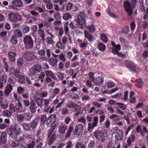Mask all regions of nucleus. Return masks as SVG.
Segmentation results:
<instances>
[{
  "label": "nucleus",
  "mask_w": 148,
  "mask_h": 148,
  "mask_svg": "<svg viewBox=\"0 0 148 148\" xmlns=\"http://www.w3.org/2000/svg\"><path fill=\"white\" fill-rule=\"evenodd\" d=\"M75 21L77 26L80 28H84L86 26V21L85 20V15L83 13H80L78 15L75 19Z\"/></svg>",
  "instance_id": "nucleus-1"
},
{
  "label": "nucleus",
  "mask_w": 148,
  "mask_h": 148,
  "mask_svg": "<svg viewBox=\"0 0 148 148\" xmlns=\"http://www.w3.org/2000/svg\"><path fill=\"white\" fill-rule=\"evenodd\" d=\"M23 42L26 49H31L33 47L34 41L29 36H26L23 38Z\"/></svg>",
  "instance_id": "nucleus-2"
},
{
  "label": "nucleus",
  "mask_w": 148,
  "mask_h": 148,
  "mask_svg": "<svg viewBox=\"0 0 148 148\" xmlns=\"http://www.w3.org/2000/svg\"><path fill=\"white\" fill-rule=\"evenodd\" d=\"M8 16L9 20L12 22H16L21 20V16L18 13H10Z\"/></svg>",
  "instance_id": "nucleus-3"
},
{
  "label": "nucleus",
  "mask_w": 148,
  "mask_h": 148,
  "mask_svg": "<svg viewBox=\"0 0 148 148\" xmlns=\"http://www.w3.org/2000/svg\"><path fill=\"white\" fill-rule=\"evenodd\" d=\"M123 5L125 11L129 16L131 15L133 13V8L131 6L130 3L128 0L124 2Z\"/></svg>",
  "instance_id": "nucleus-4"
},
{
  "label": "nucleus",
  "mask_w": 148,
  "mask_h": 148,
  "mask_svg": "<svg viewBox=\"0 0 148 148\" xmlns=\"http://www.w3.org/2000/svg\"><path fill=\"white\" fill-rule=\"evenodd\" d=\"M23 58L26 60L31 61L36 59V57L34 53L28 51L25 52L23 55Z\"/></svg>",
  "instance_id": "nucleus-5"
},
{
  "label": "nucleus",
  "mask_w": 148,
  "mask_h": 148,
  "mask_svg": "<svg viewBox=\"0 0 148 148\" xmlns=\"http://www.w3.org/2000/svg\"><path fill=\"white\" fill-rule=\"evenodd\" d=\"M94 136L98 140L103 142L105 140V137L103 133L97 130L94 132Z\"/></svg>",
  "instance_id": "nucleus-6"
},
{
  "label": "nucleus",
  "mask_w": 148,
  "mask_h": 148,
  "mask_svg": "<svg viewBox=\"0 0 148 148\" xmlns=\"http://www.w3.org/2000/svg\"><path fill=\"white\" fill-rule=\"evenodd\" d=\"M56 115L54 114H51L48 118L46 124L48 127H51L56 123Z\"/></svg>",
  "instance_id": "nucleus-7"
},
{
  "label": "nucleus",
  "mask_w": 148,
  "mask_h": 148,
  "mask_svg": "<svg viewBox=\"0 0 148 148\" xmlns=\"http://www.w3.org/2000/svg\"><path fill=\"white\" fill-rule=\"evenodd\" d=\"M84 130V127L81 124L77 125L75 127L74 134L79 135L82 134Z\"/></svg>",
  "instance_id": "nucleus-8"
},
{
  "label": "nucleus",
  "mask_w": 148,
  "mask_h": 148,
  "mask_svg": "<svg viewBox=\"0 0 148 148\" xmlns=\"http://www.w3.org/2000/svg\"><path fill=\"white\" fill-rule=\"evenodd\" d=\"M51 100L49 99H43L42 106L44 107V110L46 112H48L51 108V106H49Z\"/></svg>",
  "instance_id": "nucleus-9"
},
{
  "label": "nucleus",
  "mask_w": 148,
  "mask_h": 148,
  "mask_svg": "<svg viewBox=\"0 0 148 148\" xmlns=\"http://www.w3.org/2000/svg\"><path fill=\"white\" fill-rule=\"evenodd\" d=\"M9 72L13 74L17 78L20 76V70L18 68L15 69L14 67H11L10 68Z\"/></svg>",
  "instance_id": "nucleus-10"
},
{
  "label": "nucleus",
  "mask_w": 148,
  "mask_h": 148,
  "mask_svg": "<svg viewBox=\"0 0 148 148\" xmlns=\"http://www.w3.org/2000/svg\"><path fill=\"white\" fill-rule=\"evenodd\" d=\"M66 107L69 108H74L73 109L72 111H77L80 106L74 102L72 101H69L68 103L66 105Z\"/></svg>",
  "instance_id": "nucleus-11"
},
{
  "label": "nucleus",
  "mask_w": 148,
  "mask_h": 148,
  "mask_svg": "<svg viewBox=\"0 0 148 148\" xmlns=\"http://www.w3.org/2000/svg\"><path fill=\"white\" fill-rule=\"evenodd\" d=\"M31 69L33 73H37L41 71L42 67L40 64L37 63L34 64L32 67Z\"/></svg>",
  "instance_id": "nucleus-12"
},
{
  "label": "nucleus",
  "mask_w": 148,
  "mask_h": 148,
  "mask_svg": "<svg viewBox=\"0 0 148 148\" xmlns=\"http://www.w3.org/2000/svg\"><path fill=\"white\" fill-rule=\"evenodd\" d=\"M37 107L35 101L34 99L31 100L30 105L29 107V110L31 113H34L36 112Z\"/></svg>",
  "instance_id": "nucleus-13"
},
{
  "label": "nucleus",
  "mask_w": 148,
  "mask_h": 148,
  "mask_svg": "<svg viewBox=\"0 0 148 148\" xmlns=\"http://www.w3.org/2000/svg\"><path fill=\"white\" fill-rule=\"evenodd\" d=\"M12 5L10 6L11 9H16V7H20L23 3L21 0H13L12 1Z\"/></svg>",
  "instance_id": "nucleus-14"
},
{
  "label": "nucleus",
  "mask_w": 148,
  "mask_h": 148,
  "mask_svg": "<svg viewBox=\"0 0 148 148\" xmlns=\"http://www.w3.org/2000/svg\"><path fill=\"white\" fill-rule=\"evenodd\" d=\"M14 109L15 110V111L19 112H24L25 110V108L23 107L20 100L19 101L18 103L16 105Z\"/></svg>",
  "instance_id": "nucleus-15"
},
{
  "label": "nucleus",
  "mask_w": 148,
  "mask_h": 148,
  "mask_svg": "<svg viewBox=\"0 0 148 148\" xmlns=\"http://www.w3.org/2000/svg\"><path fill=\"white\" fill-rule=\"evenodd\" d=\"M7 132L10 137L12 138H16L18 134L13 128H10L8 129Z\"/></svg>",
  "instance_id": "nucleus-16"
},
{
  "label": "nucleus",
  "mask_w": 148,
  "mask_h": 148,
  "mask_svg": "<svg viewBox=\"0 0 148 148\" xmlns=\"http://www.w3.org/2000/svg\"><path fill=\"white\" fill-rule=\"evenodd\" d=\"M16 52L9 51L8 53V57L10 61L13 62L15 61V57L16 56Z\"/></svg>",
  "instance_id": "nucleus-17"
},
{
  "label": "nucleus",
  "mask_w": 148,
  "mask_h": 148,
  "mask_svg": "<svg viewBox=\"0 0 148 148\" xmlns=\"http://www.w3.org/2000/svg\"><path fill=\"white\" fill-rule=\"evenodd\" d=\"M103 79L101 76L95 77L93 79V82L96 85H99L101 84L103 82Z\"/></svg>",
  "instance_id": "nucleus-18"
},
{
  "label": "nucleus",
  "mask_w": 148,
  "mask_h": 148,
  "mask_svg": "<svg viewBox=\"0 0 148 148\" xmlns=\"http://www.w3.org/2000/svg\"><path fill=\"white\" fill-rule=\"evenodd\" d=\"M7 135L6 132H3L0 137V145L2 143H6L7 141Z\"/></svg>",
  "instance_id": "nucleus-19"
},
{
  "label": "nucleus",
  "mask_w": 148,
  "mask_h": 148,
  "mask_svg": "<svg viewBox=\"0 0 148 148\" xmlns=\"http://www.w3.org/2000/svg\"><path fill=\"white\" fill-rule=\"evenodd\" d=\"M136 137L134 134L131 135L127 138L126 141L127 145L130 146L132 144V142H133L135 140Z\"/></svg>",
  "instance_id": "nucleus-20"
},
{
  "label": "nucleus",
  "mask_w": 148,
  "mask_h": 148,
  "mask_svg": "<svg viewBox=\"0 0 148 148\" xmlns=\"http://www.w3.org/2000/svg\"><path fill=\"white\" fill-rule=\"evenodd\" d=\"M58 61V59H57L52 57L49 58L48 60L49 64L52 66L54 67L57 66Z\"/></svg>",
  "instance_id": "nucleus-21"
},
{
  "label": "nucleus",
  "mask_w": 148,
  "mask_h": 148,
  "mask_svg": "<svg viewBox=\"0 0 148 148\" xmlns=\"http://www.w3.org/2000/svg\"><path fill=\"white\" fill-rule=\"evenodd\" d=\"M123 130H119V132L116 133L115 138L116 139L118 140H121L123 138Z\"/></svg>",
  "instance_id": "nucleus-22"
},
{
  "label": "nucleus",
  "mask_w": 148,
  "mask_h": 148,
  "mask_svg": "<svg viewBox=\"0 0 148 148\" xmlns=\"http://www.w3.org/2000/svg\"><path fill=\"white\" fill-rule=\"evenodd\" d=\"M126 66L129 69L133 70L136 73H138L140 71V69L136 67L135 65L132 63H131L129 65H127Z\"/></svg>",
  "instance_id": "nucleus-23"
},
{
  "label": "nucleus",
  "mask_w": 148,
  "mask_h": 148,
  "mask_svg": "<svg viewBox=\"0 0 148 148\" xmlns=\"http://www.w3.org/2000/svg\"><path fill=\"white\" fill-rule=\"evenodd\" d=\"M35 102L36 103L38 106L40 107H41L43 105V99L42 98H40L39 97H37V96L34 97Z\"/></svg>",
  "instance_id": "nucleus-24"
},
{
  "label": "nucleus",
  "mask_w": 148,
  "mask_h": 148,
  "mask_svg": "<svg viewBox=\"0 0 148 148\" xmlns=\"http://www.w3.org/2000/svg\"><path fill=\"white\" fill-rule=\"evenodd\" d=\"M67 129V126L66 125H62L59 127V132L60 134L63 135L65 134Z\"/></svg>",
  "instance_id": "nucleus-25"
},
{
  "label": "nucleus",
  "mask_w": 148,
  "mask_h": 148,
  "mask_svg": "<svg viewBox=\"0 0 148 148\" xmlns=\"http://www.w3.org/2000/svg\"><path fill=\"white\" fill-rule=\"evenodd\" d=\"M135 85L138 88H142L144 85V82L142 79L141 78L137 79Z\"/></svg>",
  "instance_id": "nucleus-26"
},
{
  "label": "nucleus",
  "mask_w": 148,
  "mask_h": 148,
  "mask_svg": "<svg viewBox=\"0 0 148 148\" xmlns=\"http://www.w3.org/2000/svg\"><path fill=\"white\" fill-rule=\"evenodd\" d=\"M45 73L47 77H51L54 80H57V77L54 73L50 70L45 71Z\"/></svg>",
  "instance_id": "nucleus-27"
},
{
  "label": "nucleus",
  "mask_w": 148,
  "mask_h": 148,
  "mask_svg": "<svg viewBox=\"0 0 148 148\" xmlns=\"http://www.w3.org/2000/svg\"><path fill=\"white\" fill-rule=\"evenodd\" d=\"M13 128L14 129L18 135L21 133L22 132V127L20 124H16L14 125Z\"/></svg>",
  "instance_id": "nucleus-28"
},
{
  "label": "nucleus",
  "mask_w": 148,
  "mask_h": 148,
  "mask_svg": "<svg viewBox=\"0 0 148 148\" xmlns=\"http://www.w3.org/2000/svg\"><path fill=\"white\" fill-rule=\"evenodd\" d=\"M12 89V86L11 84H9L7 85L4 90L5 95L8 96L10 93Z\"/></svg>",
  "instance_id": "nucleus-29"
},
{
  "label": "nucleus",
  "mask_w": 148,
  "mask_h": 148,
  "mask_svg": "<svg viewBox=\"0 0 148 148\" xmlns=\"http://www.w3.org/2000/svg\"><path fill=\"white\" fill-rule=\"evenodd\" d=\"M73 4L71 2H68L65 4V5H63L62 8V9L63 10L65 9L67 10H70L72 9L73 6Z\"/></svg>",
  "instance_id": "nucleus-30"
},
{
  "label": "nucleus",
  "mask_w": 148,
  "mask_h": 148,
  "mask_svg": "<svg viewBox=\"0 0 148 148\" xmlns=\"http://www.w3.org/2000/svg\"><path fill=\"white\" fill-rule=\"evenodd\" d=\"M51 78L50 77H46L45 81L46 83H51L48 85L51 87H53L54 86L55 82L54 81H53Z\"/></svg>",
  "instance_id": "nucleus-31"
},
{
  "label": "nucleus",
  "mask_w": 148,
  "mask_h": 148,
  "mask_svg": "<svg viewBox=\"0 0 148 148\" xmlns=\"http://www.w3.org/2000/svg\"><path fill=\"white\" fill-rule=\"evenodd\" d=\"M85 37L87 38L90 42H91L93 41L92 36L87 31H84Z\"/></svg>",
  "instance_id": "nucleus-32"
},
{
  "label": "nucleus",
  "mask_w": 148,
  "mask_h": 148,
  "mask_svg": "<svg viewBox=\"0 0 148 148\" xmlns=\"http://www.w3.org/2000/svg\"><path fill=\"white\" fill-rule=\"evenodd\" d=\"M49 138V140L48 141L49 145H51L56 140L57 138V137L55 134L54 133L50 137H48Z\"/></svg>",
  "instance_id": "nucleus-33"
},
{
  "label": "nucleus",
  "mask_w": 148,
  "mask_h": 148,
  "mask_svg": "<svg viewBox=\"0 0 148 148\" xmlns=\"http://www.w3.org/2000/svg\"><path fill=\"white\" fill-rule=\"evenodd\" d=\"M38 34L41 38L42 41H44L45 40V33L44 30L42 29H39L38 30Z\"/></svg>",
  "instance_id": "nucleus-34"
},
{
  "label": "nucleus",
  "mask_w": 148,
  "mask_h": 148,
  "mask_svg": "<svg viewBox=\"0 0 148 148\" xmlns=\"http://www.w3.org/2000/svg\"><path fill=\"white\" fill-rule=\"evenodd\" d=\"M35 141V148H42L43 146L42 142H40V139L37 138Z\"/></svg>",
  "instance_id": "nucleus-35"
},
{
  "label": "nucleus",
  "mask_w": 148,
  "mask_h": 148,
  "mask_svg": "<svg viewBox=\"0 0 148 148\" xmlns=\"http://www.w3.org/2000/svg\"><path fill=\"white\" fill-rule=\"evenodd\" d=\"M20 145V142L16 138H14L12 140L11 146L13 147L16 148L17 147Z\"/></svg>",
  "instance_id": "nucleus-36"
},
{
  "label": "nucleus",
  "mask_w": 148,
  "mask_h": 148,
  "mask_svg": "<svg viewBox=\"0 0 148 148\" xmlns=\"http://www.w3.org/2000/svg\"><path fill=\"white\" fill-rule=\"evenodd\" d=\"M73 130V127L72 126H70L69 127L68 130L66 134L65 138H69Z\"/></svg>",
  "instance_id": "nucleus-37"
},
{
  "label": "nucleus",
  "mask_w": 148,
  "mask_h": 148,
  "mask_svg": "<svg viewBox=\"0 0 148 148\" xmlns=\"http://www.w3.org/2000/svg\"><path fill=\"white\" fill-rule=\"evenodd\" d=\"M98 49L100 51H104L106 49V45L102 43H99L98 45Z\"/></svg>",
  "instance_id": "nucleus-38"
},
{
  "label": "nucleus",
  "mask_w": 148,
  "mask_h": 148,
  "mask_svg": "<svg viewBox=\"0 0 148 148\" xmlns=\"http://www.w3.org/2000/svg\"><path fill=\"white\" fill-rule=\"evenodd\" d=\"M96 127L97 126L94 124L93 123H88V131L91 132L92 130Z\"/></svg>",
  "instance_id": "nucleus-39"
},
{
  "label": "nucleus",
  "mask_w": 148,
  "mask_h": 148,
  "mask_svg": "<svg viewBox=\"0 0 148 148\" xmlns=\"http://www.w3.org/2000/svg\"><path fill=\"white\" fill-rule=\"evenodd\" d=\"M18 81L21 84H25L26 81V78L23 75H20V76L18 78Z\"/></svg>",
  "instance_id": "nucleus-40"
},
{
  "label": "nucleus",
  "mask_w": 148,
  "mask_h": 148,
  "mask_svg": "<svg viewBox=\"0 0 148 148\" xmlns=\"http://www.w3.org/2000/svg\"><path fill=\"white\" fill-rule=\"evenodd\" d=\"M63 19L65 20H70L72 18V16L69 13H64L62 16Z\"/></svg>",
  "instance_id": "nucleus-41"
},
{
  "label": "nucleus",
  "mask_w": 148,
  "mask_h": 148,
  "mask_svg": "<svg viewBox=\"0 0 148 148\" xmlns=\"http://www.w3.org/2000/svg\"><path fill=\"white\" fill-rule=\"evenodd\" d=\"M10 42L13 44H16L18 42L17 37L15 36H12L10 37Z\"/></svg>",
  "instance_id": "nucleus-42"
},
{
  "label": "nucleus",
  "mask_w": 148,
  "mask_h": 148,
  "mask_svg": "<svg viewBox=\"0 0 148 148\" xmlns=\"http://www.w3.org/2000/svg\"><path fill=\"white\" fill-rule=\"evenodd\" d=\"M116 104L119 105L118 108L121 110H124L127 107L126 105L123 103H116Z\"/></svg>",
  "instance_id": "nucleus-43"
},
{
  "label": "nucleus",
  "mask_w": 148,
  "mask_h": 148,
  "mask_svg": "<svg viewBox=\"0 0 148 148\" xmlns=\"http://www.w3.org/2000/svg\"><path fill=\"white\" fill-rule=\"evenodd\" d=\"M23 129L25 131H31V127L30 123L29 124H25L23 125Z\"/></svg>",
  "instance_id": "nucleus-44"
},
{
  "label": "nucleus",
  "mask_w": 148,
  "mask_h": 148,
  "mask_svg": "<svg viewBox=\"0 0 148 148\" xmlns=\"http://www.w3.org/2000/svg\"><path fill=\"white\" fill-rule=\"evenodd\" d=\"M58 77L60 80H62L65 78V76L64 73L57 72L56 73Z\"/></svg>",
  "instance_id": "nucleus-45"
},
{
  "label": "nucleus",
  "mask_w": 148,
  "mask_h": 148,
  "mask_svg": "<svg viewBox=\"0 0 148 148\" xmlns=\"http://www.w3.org/2000/svg\"><path fill=\"white\" fill-rule=\"evenodd\" d=\"M16 37H19L22 36V34L21 31L19 29H17L14 31V35Z\"/></svg>",
  "instance_id": "nucleus-46"
},
{
  "label": "nucleus",
  "mask_w": 148,
  "mask_h": 148,
  "mask_svg": "<svg viewBox=\"0 0 148 148\" xmlns=\"http://www.w3.org/2000/svg\"><path fill=\"white\" fill-rule=\"evenodd\" d=\"M101 39L104 43H107L108 41L107 37L105 34L103 33L101 35Z\"/></svg>",
  "instance_id": "nucleus-47"
},
{
  "label": "nucleus",
  "mask_w": 148,
  "mask_h": 148,
  "mask_svg": "<svg viewBox=\"0 0 148 148\" xmlns=\"http://www.w3.org/2000/svg\"><path fill=\"white\" fill-rule=\"evenodd\" d=\"M33 115L31 113H27L24 114V117L25 119L31 121V118L33 116Z\"/></svg>",
  "instance_id": "nucleus-48"
},
{
  "label": "nucleus",
  "mask_w": 148,
  "mask_h": 148,
  "mask_svg": "<svg viewBox=\"0 0 148 148\" xmlns=\"http://www.w3.org/2000/svg\"><path fill=\"white\" fill-rule=\"evenodd\" d=\"M0 104L1 108L3 109H5L8 106L7 103L5 101H2L0 102Z\"/></svg>",
  "instance_id": "nucleus-49"
},
{
  "label": "nucleus",
  "mask_w": 148,
  "mask_h": 148,
  "mask_svg": "<svg viewBox=\"0 0 148 148\" xmlns=\"http://www.w3.org/2000/svg\"><path fill=\"white\" fill-rule=\"evenodd\" d=\"M122 33L127 34L129 32V28L128 26L123 27L121 30Z\"/></svg>",
  "instance_id": "nucleus-50"
},
{
  "label": "nucleus",
  "mask_w": 148,
  "mask_h": 148,
  "mask_svg": "<svg viewBox=\"0 0 148 148\" xmlns=\"http://www.w3.org/2000/svg\"><path fill=\"white\" fill-rule=\"evenodd\" d=\"M69 26L72 29L74 30L75 31H76L78 32V33H82V31H79L78 30H77V29H78V28L77 27H75L74 26V25L72 22H71L69 24Z\"/></svg>",
  "instance_id": "nucleus-51"
},
{
  "label": "nucleus",
  "mask_w": 148,
  "mask_h": 148,
  "mask_svg": "<svg viewBox=\"0 0 148 148\" xmlns=\"http://www.w3.org/2000/svg\"><path fill=\"white\" fill-rule=\"evenodd\" d=\"M105 85L108 88H111L114 87V83L112 81H108L106 82Z\"/></svg>",
  "instance_id": "nucleus-52"
},
{
  "label": "nucleus",
  "mask_w": 148,
  "mask_h": 148,
  "mask_svg": "<svg viewBox=\"0 0 148 148\" xmlns=\"http://www.w3.org/2000/svg\"><path fill=\"white\" fill-rule=\"evenodd\" d=\"M87 29L90 33L93 32L95 30V27L93 25L88 26L87 27Z\"/></svg>",
  "instance_id": "nucleus-53"
},
{
  "label": "nucleus",
  "mask_w": 148,
  "mask_h": 148,
  "mask_svg": "<svg viewBox=\"0 0 148 148\" xmlns=\"http://www.w3.org/2000/svg\"><path fill=\"white\" fill-rule=\"evenodd\" d=\"M55 128V126H53L50 128L47 134L48 137H50L52 133L53 132Z\"/></svg>",
  "instance_id": "nucleus-54"
},
{
  "label": "nucleus",
  "mask_w": 148,
  "mask_h": 148,
  "mask_svg": "<svg viewBox=\"0 0 148 148\" xmlns=\"http://www.w3.org/2000/svg\"><path fill=\"white\" fill-rule=\"evenodd\" d=\"M47 118L46 116L45 115H42L41 117L40 124L41 125H43L46 121H47Z\"/></svg>",
  "instance_id": "nucleus-55"
},
{
  "label": "nucleus",
  "mask_w": 148,
  "mask_h": 148,
  "mask_svg": "<svg viewBox=\"0 0 148 148\" xmlns=\"http://www.w3.org/2000/svg\"><path fill=\"white\" fill-rule=\"evenodd\" d=\"M25 91V89L22 86H19L17 88V92L18 94H21Z\"/></svg>",
  "instance_id": "nucleus-56"
},
{
  "label": "nucleus",
  "mask_w": 148,
  "mask_h": 148,
  "mask_svg": "<svg viewBox=\"0 0 148 148\" xmlns=\"http://www.w3.org/2000/svg\"><path fill=\"white\" fill-rule=\"evenodd\" d=\"M127 52H126L125 53H123L122 52L119 51L117 55L120 58H126L128 55H127Z\"/></svg>",
  "instance_id": "nucleus-57"
},
{
  "label": "nucleus",
  "mask_w": 148,
  "mask_h": 148,
  "mask_svg": "<svg viewBox=\"0 0 148 148\" xmlns=\"http://www.w3.org/2000/svg\"><path fill=\"white\" fill-rule=\"evenodd\" d=\"M22 29L25 33H27L29 30V27L26 25H24L22 27Z\"/></svg>",
  "instance_id": "nucleus-58"
},
{
  "label": "nucleus",
  "mask_w": 148,
  "mask_h": 148,
  "mask_svg": "<svg viewBox=\"0 0 148 148\" xmlns=\"http://www.w3.org/2000/svg\"><path fill=\"white\" fill-rule=\"evenodd\" d=\"M75 148H86L84 144H82L81 142H77L75 146Z\"/></svg>",
  "instance_id": "nucleus-59"
},
{
  "label": "nucleus",
  "mask_w": 148,
  "mask_h": 148,
  "mask_svg": "<svg viewBox=\"0 0 148 148\" xmlns=\"http://www.w3.org/2000/svg\"><path fill=\"white\" fill-rule=\"evenodd\" d=\"M35 141L34 140H33L31 143L27 145V148H34L35 146Z\"/></svg>",
  "instance_id": "nucleus-60"
},
{
  "label": "nucleus",
  "mask_w": 148,
  "mask_h": 148,
  "mask_svg": "<svg viewBox=\"0 0 148 148\" xmlns=\"http://www.w3.org/2000/svg\"><path fill=\"white\" fill-rule=\"evenodd\" d=\"M17 63L18 65L21 67L22 66L24 63V61L21 58H19L17 60Z\"/></svg>",
  "instance_id": "nucleus-61"
},
{
  "label": "nucleus",
  "mask_w": 148,
  "mask_h": 148,
  "mask_svg": "<svg viewBox=\"0 0 148 148\" xmlns=\"http://www.w3.org/2000/svg\"><path fill=\"white\" fill-rule=\"evenodd\" d=\"M16 81V79L13 77H10L8 79V82L10 83L14 84Z\"/></svg>",
  "instance_id": "nucleus-62"
},
{
  "label": "nucleus",
  "mask_w": 148,
  "mask_h": 148,
  "mask_svg": "<svg viewBox=\"0 0 148 148\" xmlns=\"http://www.w3.org/2000/svg\"><path fill=\"white\" fill-rule=\"evenodd\" d=\"M94 73L93 72H90L89 73L88 76L90 80L93 82V79L95 78V77H94Z\"/></svg>",
  "instance_id": "nucleus-63"
},
{
  "label": "nucleus",
  "mask_w": 148,
  "mask_h": 148,
  "mask_svg": "<svg viewBox=\"0 0 148 148\" xmlns=\"http://www.w3.org/2000/svg\"><path fill=\"white\" fill-rule=\"evenodd\" d=\"M56 47L58 48L62 49L64 48V44L61 42H57L56 45Z\"/></svg>",
  "instance_id": "nucleus-64"
}]
</instances>
